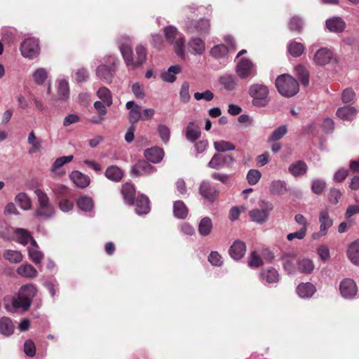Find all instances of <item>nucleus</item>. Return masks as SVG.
<instances>
[{
	"label": "nucleus",
	"mask_w": 359,
	"mask_h": 359,
	"mask_svg": "<svg viewBox=\"0 0 359 359\" xmlns=\"http://www.w3.org/2000/svg\"><path fill=\"white\" fill-rule=\"evenodd\" d=\"M38 292L36 285L25 284L20 287L17 297H6L4 298V306L10 312L16 311L26 312L29 309Z\"/></svg>",
	"instance_id": "f257e3e1"
},
{
	"label": "nucleus",
	"mask_w": 359,
	"mask_h": 359,
	"mask_svg": "<svg viewBox=\"0 0 359 359\" xmlns=\"http://www.w3.org/2000/svg\"><path fill=\"white\" fill-rule=\"evenodd\" d=\"M163 33L166 41L174 46L176 54L184 59L185 53L184 46L185 44V39L183 34L180 33L177 28L173 25H168L164 27Z\"/></svg>",
	"instance_id": "f03ea898"
},
{
	"label": "nucleus",
	"mask_w": 359,
	"mask_h": 359,
	"mask_svg": "<svg viewBox=\"0 0 359 359\" xmlns=\"http://www.w3.org/2000/svg\"><path fill=\"white\" fill-rule=\"evenodd\" d=\"M276 86L278 92L285 97H292L299 90L297 81L288 74L279 76L276 81Z\"/></svg>",
	"instance_id": "7ed1b4c3"
},
{
	"label": "nucleus",
	"mask_w": 359,
	"mask_h": 359,
	"mask_svg": "<svg viewBox=\"0 0 359 359\" xmlns=\"http://www.w3.org/2000/svg\"><path fill=\"white\" fill-rule=\"evenodd\" d=\"M117 58L114 55H108L104 58V63L96 69V75L102 81L110 83L112 82L116 72Z\"/></svg>",
	"instance_id": "20e7f679"
},
{
	"label": "nucleus",
	"mask_w": 359,
	"mask_h": 359,
	"mask_svg": "<svg viewBox=\"0 0 359 359\" xmlns=\"http://www.w3.org/2000/svg\"><path fill=\"white\" fill-rule=\"evenodd\" d=\"M34 193L39 201V207L34 212L35 216L45 219L52 217L55 215V210L47 194L40 189H36Z\"/></svg>",
	"instance_id": "39448f33"
},
{
	"label": "nucleus",
	"mask_w": 359,
	"mask_h": 359,
	"mask_svg": "<svg viewBox=\"0 0 359 359\" xmlns=\"http://www.w3.org/2000/svg\"><path fill=\"white\" fill-rule=\"evenodd\" d=\"M184 27L188 34L205 36L210 34L211 25L210 20L207 18H201L198 20L187 18L184 21Z\"/></svg>",
	"instance_id": "423d86ee"
},
{
	"label": "nucleus",
	"mask_w": 359,
	"mask_h": 359,
	"mask_svg": "<svg viewBox=\"0 0 359 359\" xmlns=\"http://www.w3.org/2000/svg\"><path fill=\"white\" fill-rule=\"evenodd\" d=\"M252 104L256 107H265L269 102V89L263 84H253L249 88Z\"/></svg>",
	"instance_id": "0eeeda50"
},
{
	"label": "nucleus",
	"mask_w": 359,
	"mask_h": 359,
	"mask_svg": "<svg viewBox=\"0 0 359 359\" xmlns=\"http://www.w3.org/2000/svg\"><path fill=\"white\" fill-rule=\"evenodd\" d=\"M273 209V205L271 202L261 200L259 202V208L251 210L249 216L254 222L263 224L268 219L269 212Z\"/></svg>",
	"instance_id": "6e6552de"
},
{
	"label": "nucleus",
	"mask_w": 359,
	"mask_h": 359,
	"mask_svg": "<svg viewBox=\"0 0 359 359\" xmlns=\"http://www.w3.org/2000/svg\"><path fill=\"white\" fill-rule=\"evenodd\" d=\"M236 72L241 79H250L257 75V67L250 60L243 57L238 62Z\"/></svg>",
	"instance_id": "1a4fd4ad"
},
{
	"label": "nucleus",
	"mask_w": 359,
	"mask_h": 359,
	"mask_svg": "<svg viewBox=\"0 0 359 359\" xmlns=\"http://www.w3.org/2000/svg\"><path fill=\"white\" fill-rule=\"evenodd\" d=\"M118 48L126 66L132 69H135L131 41L129 37H122L118 41Z\"/></svg>",
	"instance_id": "9d476101"
},
{
	"label": "nucleus",
	"mask_w": 359,
	"mask_h": 359,
	"mask_svg": "<svg viewBox=\"0 0 359 359\" xmlns=\"http://www.w3.org/2000/svg\"><path fill=\"white\" fill-rule=\"evenodd\" d=\"M20 51L25 57L33 59L37 57L40 51L38 40L34 38L25 39L21 44Z\"/></svg>",
	"instance_id": "9b49d317"
},
{
	"label": "nucleus",
	"mask_w": 359,
	"mask_h": 359,
	"mask_svg": "<svg viewBox=\"0 0 359 359\" xmlns=\"http://www.w3.org/2000/svg\"><path fill=\"white\" fill-rule=\"evenodd\" d=\"M233 162L234 158L231 155L215 154L208 163V167L215 170H221L226 167H231Z\"/></svg>",
	"instance_id": "f8f14e48"
},
{
	"label": "nucleus",
	"mask_w": 359,
	"mask_h": 359,
	"mask_svg": "<svg viewBox=\"0 0 359 359\" xmlns=\"http://www.w3.org/2000/svg\"><path fill=\"white\" fill-rule=\"evenodd\" d=\"M341 295L346 299H353L358 294V287L355 283L351 278H345L339 285Z\"/></svg>",
	"instance_id": "ddd939ff"
},
{
	"label": "nucleus",
	"mask_w": 359,
	"mask_h": 359,
	"mask_svg": "<svg viewBox=\"0 0 359 359\" xmlns=\"http://www.w3.org/2000/svg\"><path fill=\"white\" fill-rule=\"evenodd\" d=\"M320 230L312 234L313 240H318L327 233L328 229L332 226L333 220L327 211H322L319 215Z\"/></svg>",
	"instance_id": "4468645a"
},
{
	"label": "nucleus",
	"mask_w": 359,
	"mask_h": 359,
	"mask_svg": "<svg viewBox=\"0 0 359 359\" xmlns=\"http://www.w3.org/2000/svg\"><path fill=\"white\" fill-rule=\"evenodd\" d=\"M199 194L205 201L212 203L217 200L219 192L208 181L204 180L199 186Z\"/></svg>",
	"instance_id": "2eb2a0df"
},
{
	"label": "nucleus",
	"mask_w": 359,
	"mask_h": 359,
	"mask_svg": "<svg viewBox=\"0 0 359 359\" xmlns=\"http://www.w3.org/2000/svg\"><path fill=\"white\" fill-rule=\"evenodd\" d=\"M188 51L194 55H202L205 50V43L201 37H191L187 43Z\"/></svg>",
	"instance_id": "dca6fc26"
},
{
	"label": "nucleus",
	"mask_w": 359,
	"mask_h": 359,
	"mask_svg": "<svg viewBox=\"0 0 359 359\" xmlns=\"http://www.w3.org/2000/svg\"><path fill=\"white\" fill-rule=\"evenodd\" d=\"M246 245L241 241H235L229 249V255L234 261L241 260L245 255Z\"/></svg>",
	"instance_id": "f3484780"
},
{
	"label": "nucleus",
	"mask_w": 359,
	"mask_h": 359,
	"mask_svg": "<svg viewBox=\"0 0 359 359\" xmlns=\"http://www.w3.org/2000/svg\"><path fill=\"white\" fill-rule=\"evenodd\" d=\"M333 57V53L327 48H319L314 54L313 62L318 66H324L328 64Z\"/></svg>",
	"instance_id": "a211bd4d"
},
{
	"label": "nucleus",
	"mask_w": 359,
	"mask_h": 359,
	"mask_svg": "<svg viewBox=\"0 0 359 359\" xmlns=\"http://www.w3.org/2000/svg\"><path fill=\"white\" fill-rule=\"evenodd\" d=\"M259 276L261 282L269 284L278 283L280 280L279 273L273 267L262 269Z\"/></svg>",
	"instance_id": "6ab92c4d"
},
{
	"label": "nucleus",
	"mask_w": 359,
	"mask_h": 359,
	"mask_svg": "<svg viewBox=\"0 0 359 359\" xmlns=\"http://www.w3.org/2000/svg\"><path fill=\"white\" fill-rule=\"evenodd\" d=\"M155 171V168L145 161H138L131 169L130 174L133 177H138L143 175H149Z\"/></svg>",
	"instance_id": "aec40b11"
},
{
	"label": "nucleus",
	"mask_w": 359,
	"mask_h": 359,
	"mask_svg": "<svg viewBox=\"0 0 359 359\" xmlns=\"http://www.w3.org/2000/svg\"><path fill=\"white\" fill-rule=\"evenodd\" d=\"M316 291V286L309 282L299 283L296 289L299 297L304 299H311Z\"/></svg>",
	"instance_id": "412c9836"
},
{
	"label": "nucleus",
	"mask_w": 359,
	"mask_h": 359,
	"mask_svg": "<svg viewBox=\"0 0 359 359\" xmlns=\"http://www.w3.org/2000/svg\"><path fill=\"white\" fill-rule=\"evenodd\" d=\"M358 114V110L352 106H344L339 107L336 112L337 117L344 121H352Z\"/></svg>",
	"instance_id": "4be33fe9"
},
{
	"label": "nucleus",
	"mask_w": 359,
	"mask_h": 359,
	"mask_svg": "<svg viewBox=\"0 0 359 359\" xmlns=\"http://www.w3.org/2000/svg\"><path fill=\"white\" fill-rule=\"evenodd\" d=\"M94 201L93 199L88 196H80L76 200V205L79 209L86 213H88L90 217L94 215Z\"/></svg>",
	"instance_id": "5701e85b"
},
{
	"label": "nucleus",
	"mask_w": 359,
	"mask_h": 359,
	"mask_svg": "<svg viewBox=\"0 0 359 359\" xmlns=\"http://www.w3.org/2000/svg\"><path fill=\"white\" fill-rule=\"evenodd\" d=\"M149 198L144 194L138 195L135 202V211L138 215H147L150 211Z\"/></svg>",
	"instance_id": "b1692460"
},
{
	"label": "nucleus",
	"mask_w": 359,
	"mask_h": 359,
	"mask_svg": "<svg viewBox=\"0 0 359 359\" xmlns=\"http://www.w3.org/2000/svg\"><path fill=\"white\" fill-rule=\"evenodd\" d=\"M325 25L330 32L340 33L344 30L346 23L342 18L339 17H332L326 20Z\"/></svg>",
	"instance_id": "393cba45"
},
{
	"label": "nucleus",
	"mask_w": 359,
	"mask_h": 359,
	"mask_svg": "<svg viewBox=\"0 0 359 359\" xmlns=\"http://www.w3.org/2000/svg\"><path fill=\"white\" fill-rule=\"evenodd\" d=\"M57 92L58 100L62 102H67L69 98L70 90L69 85L67 80L65 79H60L57 81Z\"/></svg>",
	"instance_id": "a878e982"
},
{
	"label": "nucleus",
	"mask_w": 359,
	"mask_h": 359,
	"mask_svg": "<svg viewBox=\"0 0 359 359\" xmlns=\"http://www.w3.org/2000/svg\"><path fill=\"white\" fill-rule=\"evenodd\" d=\"M70 179L76 187L82 189L87 187L90 182L88 175L78 170L73 171L70 174Z\"/></svg>",
	"instance_id": "bb28decb"
},
{
	"label": "nucleus",
	"mask_w": 359,
	"mask_h": 359,
	"mask_svg": "<svg viewBox=\"0 0 359 359\" xmlns=\"http://www.w3.org/2000/svg\"><path fill=\"white\" fill-rule=\"evenodd\" d=\"M164 156L163 150L157 147L147 149L144 151V156L149 161L154 163H158L161 161Z\"/></svg>",
	"instance_id": "cd10ccee"
},
{
	"label": "nucleus",
	"mask_w": 359,
	"mask_h": 359,
	"mask_svg": "<svg viewBox=\"0 0 359 359\" xmlns=\"http://www.w3.org/2000/svg\"><path fill=\"white\" fill-rule=\"evenodd\" d=\"M126 107L129 110L128 116L130 123H135L141 120V107L140 105L135 104L133 101H128Z\"/></svg>",
	"instance_id": "c85d7f7f"
},
{
	"label": "nucleus",
	"mask_w": 359,
	"mask_h": 359,
	"mask_svg": "<svg viewBox=\"0 0 359 359\" xmlns=\"http://www.w3.org/2000/svg\"><path fill=\"white\" fill-rule=\"evenodd\" d=\"M287 184L283 180H273L269 185V191L273 195H283L287 192Z\"/></svg>",
	"instance_id": "c756f323"
},
{
	"label": "nucleus",
	"mask_w": 359,
	"mask_h": 359,
	"mask_svg": "<svg viewBox=\"0 0 359 359\" xmlns=\"http://www.w3.org/2000/svg\"><path fill=\"white\" fill-rule=\"evenodd\" d=\"M121 193L126 203L129 205L134 204L135 189L133 184L130 183L125 184L122 187Z\"/></svg>",
	"instance_id": "7c9ffc66"
},
{
	"label": "nucleus",
	"mask_w": 359,
	"mask_h": 359,
	"mask_svg": "<svg viewBox=\"0 0 359 359\" xmlns=\"http://www.w3.org/2000/svg\"><path fill=\"white\" fill-rule=\"evenodd\" d=\"M73 158L72 155H69L56 158L51 166L50 172L57 175H63L65 172L59 171V169L65 164L72 161Z\"/></svg>",
	"instance_id": "2f4dec72"
},
{
	"label": "nucleus",
	"mask_w": 359,
	"mask_h": 359,
	"mask_svg": "<svg viewBox=\"0 0 359 359\" xmlns=\"http://www.w3.org/2000/svg\"><path fill=\"white\" fill-rule=\"evenodd\" d=\"M307 169V165L303 161H298L291 164L288 168L289 172L295 177L304 175Z\"/></svg>",
	"instance_id": "473e14b6"
},
{
	"label": "nucleus",
	"mask_w": 359,
	"mask_h": 359,
	"mask_svg": "<svg viewBox=\"0 0 359 359\" xmlns=\"http://www.w3.org/2000/svg\"><path fill=\"white\" fill-rule=\"evenodd\" d=\"M19 276L26 278H34L37 276L36 269L29 264H25L17 269Z\"/></svg>",
	"instance_id": "72a5a7b5"
},
{
	"label": "nucleus",
	"mask_w": 359,
	"mask_h": 359,
	"mask_svg": "<svg viewBox=\"0 0 359 359\" xmlns=\"http://www.w3.org/2000/svg\"><path fill=\"white\" fill-rule=\"evenodd\" d=\"M219 83L227 90H233L238 85V79L231 74H226L219 78Z\"/></svg>",
	"instance_id": "f704fd0d"
},
{
	"label": "nucleus",
	"mask_w": 359,
	"mask_h": 359,
	"mask_svg": "<svg viewBox=\"0 0 359 359\" xmlns=\"http://www.w3.org/2000/svg\"><path fill=\"white\" fill-rule=\"evenodd\" d=\"M347 256L351 263L359 266V241H354L349 245Z\"/></svg>",
	"instance_id": "c9c22d12"
},
{
	"label": "nucleus",
	"mask_w": 359,
	"mask_h": 359,
	"mask_svg": "<svg viewBox=\"0 0 359 359\" xmlns=\"http://www.w3.org/2000/svg\"><path fill=\"white\" fill-rule=\"evenodd\" d=\"M189 142L194 144L195 151L197 154L203 153L207 148L208 142L201 136H186Z\"/></svg>",
	"instance_id": "e433bc0d"
},
{
	"label": "nucleus",
	"mask_w": 359,
	"mask_h": 359,
	"mask_svg": "<svg viewBox=\"0 0 359 359\" xmlns=\"http://www.w3.org/2000/svg\"><path fill=\"white\" fill-rule=\"evenodd\" d=\"M182 68L180 65H173L168 68V69L162 73L161 79L163 81L168 83H173L176 80L175 75L180 73Z\"/></svg>",
	"instance_id": "4c0bfd02"
},
{
	"label": "nucleus",
	"mask_w": 359,
	"mask_h": 359,
	"mask_svg": "<svg viewBox=\"0 0 359 359\" xmlns=\"http://www.w3.org/2000/svg\"><path fill=\"white\" fill-rule=\"evenodd\" d=\"M188 208L182 201H177L173 204V215L178 219H185L188 215Z\"/></svg>",
	"instance_id": "58836bf2"
},
{
	"label": "nucleus",
	"mask_w": 359,
	"mask_h": 359,
	"mask_svg": "<svg viewBox=\"0 0 359 359\" xmlns=\"http://www.w3.org/2000/svg\"><path fill=\"white\" fill-rule=\"evenodd\" d=\"M14 233L16 241L22 245H27L32 238L30 232L25 229L17 228L15 229Z\"/></svg>",
	"instance_id": "ea45409f"
},
{
	"label": "nucleus",
	"mask_w": 359,
	"mask_h": 359,
	"mask_svg": "<svg viewBox=\"0 0 359 359\" xmlns=\"http://www.w3.org/2000/svg\"><path fill=\"white\" fill-rule=\"evenodd\" d=\"M212 229V219L208 217H205L201 219L198 224V232L203 236L209 235Z\"/></svg>",
	"instance_id": "a19ab883"
},
{
	"label": "nucleus",
	"mask_w": 359,
	"mask_h": 359,
	"mask_svg": "<svg viewBox=\"0 0 359 359\" xmlns=\"http://www.w3.org/2000/svg\"><path fill=\"white\" fill-rule=\"evenodd\" d=\"M105 176L111 181L119 182L123 177V172L117 166L111 165L106 170Z\"/></svg>",
	"instance_id": "79ce46f5"
},
{
	"label": "nucleus",
	"mask_w": 359,
	"mask_h": 359,
	"mask_svg": "<svg viewBox=\"0 0 359 359\" xmlns=\"http://www.w3.org/2000/svg\"><path fill=\"white\" fill-rule=\"evenodd\" d=\"M297 270L302 273H311L314 269L313 262L307 258L299 259L297 262Z\"/></svg>",
	"instance_id": "37998d69"
},
{
	"label": "nucleus",
	"mask_w": 359,
	"mask_h": 359,
	"mask_svg": "<svg viewBox=\"0 0 359 359\" xmlns=\"http://www.w3.org/2000/svg\"><path fill=\"white\" fill-rule=\"evenodd\" d=\"M248 264L252 269L259 268L264 265V260L257 251L253 250L248 257Z\"/></svg>",
	"instance_id": "c03bdc74"
},
{
	"label": "nucleus",
	"mask_w": 359,
	"mask_h": 359,
	"mask_svg": "<svg viewBox=\"0 0 359 359\" xmlns=\"http://www.w3.org/2000/svg\"><path fill=\"white\" fill-rule=\"evenodd\" d=\"M97 96L104 102L107 106L109 107L113 103L112 95L111 91L107 87H101L97 91Z\"/></svg>",
	"instance_id": "a18cd8bd"
},
{
	"label": "nucleus",
	"mask_w": 359,
	"mask_h": 359,
	"mask_svg": "<svg viewBox=\"0 0 359 359\" xmlns=\"http://www.w3.org/2000/svg\"><path fill=\"white\" fill-rule=\"evenodd\" d=\"M136 60H135V69L142 65L147 60V50L146 48L142 45L139 44L135 48Z\"/></svg>",
	"instance_id": "49530a36"
},
{
	"label": "nucleus",
	"mask_w": 359,
	"mask_h": 359,
	"mask_svg": "<svg viewBox=\"0 0 359 359\" xmlns=\"http://www.w3.org/2000/svg\"><path fill=\"white\" fill-rule=\"evenodd\" d=\"M229 52V48L224 44H218L214 46L210 50V55L215 58L219 59L225 57Z\"/></svg>",
	"instance_id": "de8ad7c7"
},
{
	"label": "nucleus",
	"mask_w": 359,
	"mask_h": 359,
	"mask_svg": "<svg viewBox=\"0 0 359 359\" xmlns=\"http://www.w3.org/2000/svg\"><path fill=\"white\" fill-rule=\"evenodd\" d=\"M283 260V266L285 271L289 275H294L297 271V266H296L294 262V259L290 258L288 255H284L282 257Z\"/></svg>",
	"instance_id": "09e8293b"
},
{
	"label": "nucleus",
	"mask_w": 359,
	"mask_h": 359,
	"mask_svg": "<svg viewBox=\"0 0 359 359\" xmlns=\"http://www.w3.org/2000/svg\"><path fill=\"white\" fill-rule=\"evenodd\" d=\"M15 201L18 205L25 210H29L32 207V201L30 198L24 192L18 194L15 196Z\"/></svg>",
	"instance_id": "8fccbe9b"
},
{
	"label": "nucleus",
	"mask_w": 359,
	"mask_h": 359,
	"mask_svg": "<svg viewBox=\"0 0 359 359\" xmlns=\"http://www.w3.org/2000/svg\"><path fill=\"white\" fill-rule=\"evenodd\" d=\"M48 72L45 68H38L32 74L34 82L38 85H42L48 79Z\"/></svg>",
	"instance_id": "3c124183"
},
{
	"label": "nucleus",
	"mask_w": 359,
	"mask_h": 359,
	"mask_svg": "<svg viewBox=\"0 0 359 359\" xmlns=\"http://www.w3.org/2000/svg\"><path fill=\"white\" fill-rule=\"evenodd\" d=\"M4 257L13 264L20 263L22 260V255L18 250H7L4 252Z\"/></svg>",
	"instance_id": "603ef678"
},
{
	"label": "nucleus",
	"mask_w": 359,
	"mask_h": 359,
	"mask_svg": "<svg viewBox=\"0 0 359 359\" xmlns=\"http://www.w3.org/2000/svg\"><path fill=\"white\" fill-rule=\"evenodd\" d=\"M14 330L15 325L10 318H1V334L10 336L13 333Z\"/></svg>",
	"instance_id": "864d4df0"
},
{
	"label": "nucleus",
	"mask_w": 359,
	"mask_h": 359,
	"mask_svg": "<svg viewBox=\"0 0 359 359\" xmlns=\"http://www.w3.org/2000/svg\"><path fill=\"white\" fill-rule=\"evenodd\" d=\"M288 51L293 57H299L304 51V46L301 43L292 41L288 44Z\"/></svg>",
	"instance_id": "5fc2aeb1"
},
{
	"label": "nucleus",
	"mask_w": 359,
	"mask_h": 359,
	"mask_svg": "<svg viewBox=\"0 0 359 359\" xmlns=\"http://www.w3.org/2000/svg\"><path fill=\"white\" fill-rule=\"evenodd\" d=\"M208 260L213 266L220 267L224 264L222 255L217 251H211L208 257Z\"/></svg>",
	"instance_id": "6e6d98bb"
},
{
	"label": "nucleus",
	"mask_w": 359,
	"mask_h": 359,
	"mask_svg": "<svg viewBox=\"0 0 359 359\" xmlns=\"http://www.w3.org/2000/svg\"><path fill=\"white\" fill-rule=\"evenodd\" d=\"M326 187V182L321 179H315L311 182V191L316 195H320Z\"/></svg>",
	"instance_id": "4d7b16f0"
},
{
	"label": "nucleus",
	"mask_w": 359,
	"mask_h": 359,
	"mask_svg": "<svg viewBox=\"0 0 359 359\" xmlns=\"http://www.w3.org/2000/svg\"><path fill=\"white\" fill-rule=\"evenodd\" d=\"M295 71L302 83L304 86H307L309 82V75L306 68L304 66L298 65L295 67Z\"/></svg>",
	"instance_id": "13d9d810"
},
{
	"label": "nucleus",
	"mask_w": 359,
	"mask_h": 359,
	"mask_svg": "<svg viewBox=\"0 0 359 359\" xmlns=\"http://www.w3.org/2000/svg\"><path fill=\"white\" fill-rule=\"evenodd\" d=\"M28 253L29 257L32 262H34L35 264H41L43 257V254L42 252L39 250V248H28Z\"/></svg>",
	"instance_id": "bf43d9fd"
},
{
	"label": "nucleus",
	"mask_w": 359,
	"mask_h": 359,
	"mask_svg": "<svg viewBox=\"0 0 359 359\" xmlns=\"http://www.w3.org/2000/svg\"><path fill=\"white\" fill-rule=\"evenodd\" d=\"M341 100L345 104H353L355 100V93L351 88L344 89L341 93Z\"/></svg>",
	"instance_id": "052dcab7"
},
{
	"label": "nucleus",
	"mask_w": 359,
	"mask_h": 359,
	"mask_svg": "<svg viewBox=\"0 0 359 359\" xmlns=\"http://www.w3.org/2000/svg\"><path fill=\"white\" fill-rule=\"evenodd\" d=\"M180 98L181 102L184 104L189 102L190 100L191 95L189 94V84L187 81L183 82L181 86Z\"/></svg>",
	"instance_id": "680f3d73"
},
{
	"label": "nucleus",
	"mask_w": 359,
	"mask_h": 359,
	"mask_svg": "<svg viewBox=\"0 0 359 359\" xmlns=\"http://www.w3.org/2000/svg\"><path fill=\"white\" fill-rule=\"evenodd\" d=\"M262 173L257 169H250L246 176L248 182L250 185H255L259 181Z\"/></svg>",
	"instance_id": "e2e57ef3"
},
{
	"label": "nucleus",
	"mask_w": 359,
	"mask_h": 359,
	"mask_svg": "<svg viewBox=\"0 0 359 359\" xmlns=\"http://www.w3.org/2000/svg\"><path fill=\"white\" fill-rule=\"evenodd\" d=\"M53 300L55 299L57 293L59 291V284L56 280H48L43 283Z\"/></svg>",
	"instance_id": "0e129e2a"
},
{
	"label": "nucleus",
	"mask_w": 359,
	"mask_h": 359,
	"mask_svg": "<svg viewBox=\"0 0 359 359\" xmlns=\"http://www.w3.org/2000/svg\"><path fill=\"white\" fill-rule=\"evenodd\" d=\"M215 149L220 152L231 151L235 149V147L229 142L226 141H216L214 142Z\"/></svg>",
	"instance_id": "69168bd1"
},
{
	"label": "nucleus",
	"mask_w": 359,
	"mask_h": 359,
	"mask_svg": "<svg viewBox=\"0 0 359 359\" xmlns=\"http://www.w3.org/2000/svg\"><path fill=\"white\" fill-rule=\"evenodd\" d=\"M201 123L199 121H191L188 123L185 135H201Z\"/></svg>",
	"instance_id": "338daca9"
},
{
	"label": "nucleus",
	"mask_w": 359,
	"mask_h": 359,
	"mask_svg": "<svg viewBox=\"0 0 359 359\" xmlns=\"http://www.w3.org/2000/svg\"><path fill=\"white\" fill-rule=\"evenodd\" d=\"M341 197V191L336 188H331L328 193V201L332 205H336L338 203L339 200Z\"/></svg>",
	"instance_id": "774afa93"
}]
</instances>
